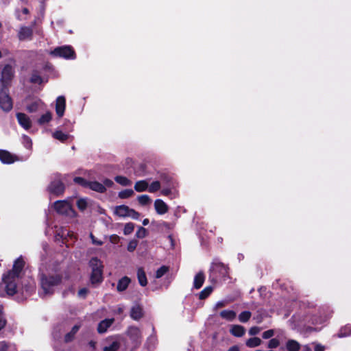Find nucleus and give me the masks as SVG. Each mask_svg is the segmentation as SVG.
Segmentation results:
<instances>
[{"instance_id": "f257e3e1", "label": "nucleus", "mask_w": 351, "mask_h": 351, "mask_svg": "<svg viewBox=\"0 0 351 351\" xmlns=\"http://www.w3.org/2000/svg\"><path fill=\"white\" fill-rule=\"evenodd\" d=\"M23 267L24 261L20 257L15 261L12 270L3 276V281L8 295H13L20 291L17 282Z\"/></svg>"}, {"instance_id": "f03ea898", "label": "nucleus", "mask_w": 351, "mask_h": 351, "mask_svg": "<svg viewBox=\"0 0 351 351\" xmlns=\"http://www.w3.org/2000/svg\"><path fill=\"white\" fill-rule=\"evenodd\" d=\"M61 277L59 274L43 275L41 277V287L45 295L51 294L53 292L55 287L60 283Z\"/></svg>"}, {"instance_id": "7ed1b4c3", "label": "nucleus", "mask_w": 351, "mask_h": 351, "mask_svg": "<svg viewBox=\"0 0 351 351\" xmlns=\"http://www.w3.org/2000/svg\"><path fill=\"white\" fill-rule=\"evenodd\" d=\"M89 264L92 269L90 276L92 284L101 282L103 279V265L101 261L97 258H93L90 259Z\"/></svg>"}, {"instance_id": "20e7f679", "label": "nucleus", "mask_w": 351, "mask_h": 351, "mask_svg": "<svg viewBox=\"0 0 351 351\" xmlns=\"http://www.w3.org/2000/svg\"><path fill=\"white\" fill-rule=\"evenodd\" d=\"M56 211L63 215H66L69 217H75L76 213L72 208L71 204L66 200H58L54 202L53 205Z\"/></svg>"}, {"instance_id": "39448f33", "label": "nucleus", "mask_w": 351, "mask_h": 351, "mask_svg": "<svg viewBox=\"0 0 351 351\" xmlns=\"http://www.w3.org/2000/svg\"><path fill=\"white\" fill-rule=\"evenodd\" d=\"M228 267L219 262L213 263L210 269V278L216 281L218 278L225 277L228 274Z\"/></svg>"}, {"instance_id": "423d86ee", "label": "nucleus", "mask_w": 351, "mask_h": 351, "mask_svg": "<svg viewBox=\"0 0 351 351\" xmlns=\"http://www.w3.org/2000/svg\"><path fill=\"white\" fill-rule=\"evenodd\" d=\"M113 213L119 217H131L134 219H138L140 217L139 213L125 205L115 206Z\"/></svg>"}, {"instance_id": "0eeeda50", "label": "nucleus", "mask_w": 351, "mask_h": 351, "mask_svg": "<svg viewBox=\"0 0 351 351\" xmlns=\"http://www.w3.org/2000/svg\"><path fill=\"white\" fill-rule=\"evenodd\" d=\"M50 53L55 57H60L65 59L75 58V51L71 46L56 47L53 51H51Z\"/></svg>"}, {"instance_id": "6e6552de", "label": "nucleus", "mask_w": 351, "mask_h": 351, "mask_svg": "<svg viewBox=\"0 0 351 351\" xmlns=\"http://www.w3.org/2000/svg\"><path fill=\"white\" fill-rule=\"evenodd\" d=\"M12 101L10 97L6 87L0 91V108L5 112H9L12 108Z\"/></svg>"}, {"instance_id": "1a4fd4ad", "label": "nucleus", "mask_w": 351, "mask_h": 351, "mask_svg": "<svg viewBox=\"0 0 351 351\" xmlns=\"http://www.w3.org/2000/svg\"><path fill=\"white\" fill-rule=\"evenodd\" d=\"M48 189L51 193L59 195L64 192V186L58 178V180L51 182Z\"/></svg>"}, {"instance_id": "9d476101", "label": "nucleus", "mask_w": 351, "mask_h": 351, "mask_svg": "<svg viewBox=\"0 0 351 351\" xmlns=\"http://www.w3.org/2000/svg\"><path fill=\"white\" fill-rule=\"evenodd\" d=\"M33 29L30 27L22 26L18 32V38L20 40H29L32 38Z\"/></svg>"}, {"instance_id": "9b49d317", "label": "nucleus", "mask_w": 351, "mask_h": 351, "mask_svg": "<svg viewBox=\"0 0 351 351\" xmlns=\"http://www.w3.org/2000/svg\"><path fill=\"white\" fill-rule=\"evenodd\" d=\"M14 71L10 65H5L1 73V82L3 87L12 80L13 77Z\"/></svg>"}, {"instance_id": "f8f14e48", "label": "nucleus", "mask_w": 351, "mask_h": 351, "mask_svg": "<svg viewBox=\"0 0 351 351\" xmlns=\"http://www.w3.org/2000/svg\"><path fill=\"white\" fill-rule=\"evenodd\" d=\"M16 118L19 125L25 130H29L32 127V121L27 114L19 112L16 114Z\"/></svg>"}, {"instance_id": "ddd939ff", "label": "nucleus", "mask_w": 351, "mask_h": 351, "mask_svg": "<svg viewBox=\"0 0 351 351\" xmlns=\"http://www.w3.org/2000/svg\"><path fill=\"white\" fill-rule=\"evenodd\" d=\"M0 160L5 164H11L18 160L16 156L3 149L0 150Z\"/></svg>"}, {"instance_id": "4468645a", "label": "nucleus", "mask_w": 351, "mask_h": 351, "mask_svg": "<svg viewBox=\"0 0 351 351\" xmlns=\"http://www.w3.org/2000/svg\"><path fill=\"white\" fill-rule=\"evenodd\" d=\"M66 107V100L64 96H59L56 101V112L59 117L64 115Z\"/></svg>"}, {"instance_id": "2eb2a0df", "label": "nucleus", "mask_w": 351, "mask_h": 351, "mask_svg": "<svg viewBox=\"0 0 351 351\" xmlns=\"http://www.w3.org/2000/svg\"><path fill=\"white\" fill-rule=\"evenodd\" d=\"M154 208L158 215H164L168 212L169 207L162 199H158L154 202Z\"/></svg>"}, {"instance_id": "dca6fc26", "label": "nucleus", "mask_w": 351, "mask_h": 351, "mask_svg": "<svg viewBox=\"0 0 351 351\" xmlns=\"http://www.w3.org/2000/svg\"><path fill=\"white\" fill-rule=\"evenodd\" d=\"M45 106L44 103L39 99H35L27 106V110L29 112H34L41 109Z\"/></svg>"}, {"instance_id": "f3484780", "label": "nucleus", "mask_w": 351, "mask_h": 351, "mask_svg": "<svg viewBox=\"0 0 351 351\" xmlns=\"http://www.w3.org/2000/svg\"><path fill=\"white\" fill-rule=\"evenodd\" d=\"M114 319H106L101 321L97 327L99 333H104L107 331L108 328L113 324Z\"/></svg>"}, {"instance_id": "a211bd4d", "label": "nucleus", "mask_w": 351, "mask_h": 351, "mask_svg": "<svg viewBox=\"0 0 351 351\" xmlns=\"http://www.w3.org/2000/svg\"><path fill=\"white\" fill-rule=\"evenodd\" d=\"M128 335L130 337V338L134 341H136V342L138 341V340L141 337V331H140L139 328H138L137 327H134V326L130 327L128 328Z\"/></svg>"}, {"instance_id": "6ab92c4d", "label": "nucleus", "mask_w": 351, "mask_h": 351, "mask_svg": "<svg viewBox=\"0 0 351 351\" xmlns=\"http://www.w3.org/2000/svg\"><path fill=\"white\" fill-rule=\"evenodd\" d=\"M130 316L135 320H138L143 316V308L141 306L136 304L132 306L130 312Z\"/></svg>"}, {"instance_id": "aec40b11", "label": "nucleus", "mask_w": 351, "mask_h": 351, "mask_svg": "<svg viewBox=\"0 0 351 351\" xmlns=\"http://www.w3.org/2000/svg\"><path fill=\"white\" fill-rule=\"evenodd\" d=\"M205 276L202 271L198 272L194 278L193 286L195 289H199L204 284Z\"/></svg>"}, {"instance_id": "412c9836", "label": "nucleus", "mask_w": 351, "mask_h": 351, "mask_svg": "<svg viewBox=\"0 0 351 351\" xmlns=\"http://www.w3.org/2000/svg\"><path fill=\"white\" fill-rule=\"evenodd\" d=\"M219 315L221 318L231 322L233 321L237 316L236 313L232 310H224L220 312Z\"/></svg>"}, {"instance_id": "4be33fe9", "label": "nucleus", "mask_w": 351, "mask_h": 351, "mask_svg": "<svg viewBox=\"0 0 351 351\" xmlns=\"http://www.w3.org/2000/svg\"><path fill=\"white\" fill-rule=\"evenodd\" d=\"M88 188L99 193H104L106 191L105 186H104L103 184H101L98 182H89Z\"/></svg>"}, {"instance_id": "5701e85b", "label": "nucleus", "mask_w": 351, "mask_h": 351, "mask_svg": "<svg viewBox=\"0 0 351 351\" xmlns=\"http://www.w3.org/2000/svg\"><path fill=\"white\" fill-rule=\"evenodd\" d=\"M245 328L240 325H233L230 329V333L235 337H242L245 334Z\"/></svg>"}, {"instance_id": "b1692460", "label": "nucleus", "mask_w": 351, "mask_h": 351, "mask_svg": "<svg viewBox=\"0 0 351 351\" xmlns=\"http://www.w3.org/2000/svg\"><path fill=\"white\" fill-rule=\"evenodd\" d=\"M130 282V279L128 277H123L119 280L117 284V289L119 291H123L127 289Z\"/></svg>"}, {"instance_id": "393cba45", "label": "nucleus", "mask_w": 351, "mask_h": 351, "mask_svg": "<svg viewBox=\"0 0 351 351\" xmlns=\"http://www.w3.org/2000/svg\"><path fill=\"white\" fill-rule=\"evenodd\" d=\"M149 183L147 180H140L135 183L134 189L137 192H143L148 190Z\"/></svg>"}, {"instance_id": "a878e982", "label": "nucleus", "mask_w": 351, "mask_h": 351, "mask_svg": "<svg viewBox=\"0 0 351 351\" xmlns=\"http://www.w3.org/2000/svg\"><path fill=\"white\" fill-rule=\"evenodd\" d=\"M137 277H138L139 284L141 286L145 287L147 285V280L146 275H145L144 270L142 268H139L138 269Z\"/></svg>"}, {"instance_id": "bb28decb", "label": "nucleus", "mask_w": 351, "mask_h": 351, "mask_svg": "<svg viewBox=\"0 0 351 351\" xmlns=\"http://www.w3.org/2000/svg\"><path fill=\"white\" fill-rule=\"evenodd\" d=\"M286 347L288 351H298L300 345L298 341L291 339L287 342Z\"/></svg>"}, {"instance_id": "cd10ccee", "label": "nucleus", "mask_w": 351, "mask_h": 351, "mask_svg": "<svg viewBox=\"0 0 351 351\" xmlns=\"http://www.w3.org/2000/svg\"><path fill=\"white\" fill-rule=\"evenodd\" d=\"M52 136L54 138L61 141L64 142L66 141L69 138V134L62 132L60 130H56L53 134Z\"/></svg>"}, {"instance_id": "c85d7f7f", "label": "nucleus", "mask_w": 351, "mask_h": 351, "mask_svg": "<svg viewBox=\"0 0 351 351\" xmlns=\"http://www.w3.org/2000/svg\"><path fill=\"white\" fill-rule=\"evenodd\" d=\"M52 119V114L50 112H47L43 114L38 119V123L40 125H44L49 123Z\"/></svg>"}, {"instance_id": "c756f323", "label": "nucleus", "mask_w": 351, "mask_h": 351, "mask_svg": "<svg viewBox=\"0 0 351 351\" xmlns=\"http://www.w3.org/2000/svg\"><path fill=\"white\" fill-rule=\"evenodd\" d=\"M29 14V10L26 8H22L21 10L16 11V17L20 21H24L27 19V15Z\"/></svg>"}, {"instance_id": "7c9ffc66", "label": "nucleus", "mask_w": 351, "mask_h": 351, "mask_svg": "<svg viewBox=\"0 0 351 351\" xmlns=\"http://www.w3.org/2000/svg\"><path fill=\"white\" fill-rule=\"evenodd\" d=\"M57 235L59 236L62 239H66L67 237H73V233L69 231L67 229L61 228L60 230H57Z\"/></svg>"}, {"instance_id": "2f4dec72", "label": "nucleus", "mask_w": 351, "mask_h": 351, "mask_svg": "<svg viewBox=\"0 0 351 351\" xmlns=\"http://www.w3.org/2000/svg\"><path fill=\"white\" fill-rule=\"evenodd\" d=\"M80 327L79 325H75L72 328L71 331L65 335L64 339L66 342H69L73 340L74 335L79 330Z\"/></svg>"}, {"instance_id": "473e14b6", "label": "nucleus", "mask_w": 351, "mask_h": 351, "mask_svg": "<svg viewBox=\"0 0 351 351\" xmlns=\"http://www.w3.org/2000/svg\"><path fill=\"white\" fill-rule=\"evenodd\" d=\"M261 343V339L258 337L250 338L246 342V345L249 348H254V347L258 346Z\"/></svg>"}, {"instance_id": "72a5a7b5", "label": "nucleus", "mask_w": 351, "mask_h": 351, "mask_svg": "<svg viewBox=\"0 0 351 351\" xmlns=\"http://www.w3.org/2000/svg\"><path fill=\"white\" fill-rule=\"evenodd\" d=\"M114 180L117 183L120 184L122 186H130L132 184V182L124 176H117L115 177Z\"/></svg>"}, {"instance_id": "f704fd0d", "label": "nucleus", "mask_w": 351, "mask_h": 351, "mask_svg": "<svg viewBox=\"0 0 351 351\" xmlns=\"http://www.w3.org/2000/svg\"><path fill=\"white\" fill-rule=\"evenodd\" d=\"M212 291L213 287L211 286H208L205 287L199 294V299H205L211 293Z\"/></svg>"}, {"instance_id": "c9c22d12", "label": "nucleus", "mask_w": 351, "mask_h": 351, "mask_svg": "<svg viewBox=\"0 0 351 351\" xmlns=\"http://www.w3.org/2000/svg\"><path fill=\"white\" fill-rule=\"evenodd\" d=\"M134 195L132 189H125L119 193V197L121 199H126L132 197Z\"/></svg>"}, {"instance_id": "e433bc0d", "label": "nucleus", "mask_w": 351, "mask_h": 351, "mask_svg": "<svg viewBox=\"0 0 351 351\" xmlns=\"http://www.w3.org/2000/svg\"><path fill=\"white\" fill-rule=\"evenodd\" d=\"M138 203L142 206H145L150 203L151 199L147 195H142L137 197Z\"/></svg>"}, {"instance_id": "4c0bfd02", "label": "nucleus", "mask_w": 351, "mask_h": 351, "mask_svg": "<svg viewBox=\"0 0 351 351\" xmlns=\"http://www.w3.org/2000/svg\"><path fill=\"white\" fill-rule=\"evenodd\" d=\"M160 189V183L159 181H154L148 186V191L154 193Z\"/></svg>"}, {"instance_id": "58836bf2", "label": "nucleus", "mask_w": 351, "mask_h": 351, "mask_svg": "<svg viewBox=\"0 0 351 351\" xmlns=\"http://www.w3.org/2000/svg\"><path fill=\"white\" fill-rule=\"evenodd\" d=\"M77 208L80 210H84L88 206V200L85 198H80L77 202Z\"/></svg>"}, {"instance_id": "ea45409f", "label": "nucleus", "mask_w": 351, "mask_h": 351, "mask_svg": "<svg viewBox=\"0 0 351 351\" xmlns=\"http://www.w3.org/2000/svg\"><path fill=\"white\" fill-rule=\"evenodd\" d=\"M251 317V313L250 311H243L239 315V319L241 322H247Z\"/></svg>"}, {"instance_id": "a19ab883", "label": "nucleus", "mask_w": 351, "mask_h": 351, "mask_svg": "<svg viewBox=\"0 0 351 351\" xmlns=\"http://www.w3.org/2000/svg\"><path fill=\"white\" fill-rule=\"evenodd\" d=\"M169 270L167 266L160 267L156 272V278H160L163 276Z\"/></svg>"}, {"instance_id": "79ce46f5", "label": "nucleus", "mask_w": 351, "mask_h": 351, "mask_svg": "<svg viewBox=\"0 0 351 351\" xmlns=\"http://www.w3.org/2000/svg\"><path fill=\"white\" fill-rule=\"evenodd\" d=\"M134 229V225L132 223H127L123 229V233L125 235H128L131 234Z\"/></svg>"}, {"instance_id": "37998d69", "label": "nucleus", "mask_w": 351, "mask_h": 351, "mask_svg": "<svg viewBox=\"0 0 351 351\" xmlns=\"http://www.w3.org/2000/svg\"><path fill=\"white\" fill-rule=\"evenodd\" d=\"M119 348V343L117 341H113L110 346L104 348V351H117Z\"/></svg>"}, {"instance_id": "c03bdc74", "label": "nucleus", "mask_w": 351, "mask_h": 351, "mask_svg": "<svg viewBox=\"0 0 351 351\" xmlns=\"http://www.w3.org/2000/svg\"><path fill=\"white\" fill-rule=\"evenodd\" d=\"M22 143L27 149H31L32 145V142L31 138L26 135L23 136Z\"/></svg>"}, {"instance_id": "a18cd8bd", "label": "nucleus", "mask_w": 351, "mask_h": 351, "mask_svg": "<svg viewBox=\"0 0 351 351\" xmlns=\"http://www.w3.org/2000/svg\"><path fill=\"white\" fill-rule=\"evenodd\" d=\"M74 182L79 184V185H81L84 187H86V188H88V181H86V180H84V178H80V177H75L73 180Z\"/></svg>"}, {"instance_id": "49530a36", "label": "nucleus", "mask_w": 351, "mask_h": 351, "mask_svg": "<svg viewBox=\"0 0 351 351\" xmlns=\"http://www.w3.org/2000/svg\"><path fill=\"white\" fill-rule=\"evenodd\" d=\"M137 245H138V241H136L135 239L131 240L128 245L127 250L129 252H132L135 250Z\"/></svg>"}, {"instance_id": "de8ad7c7", "label": "nucleus", "mask_w": 351, "mask_h": 351, "mask_svg": "<svg viewBox=\"0 0 351 351\" xmlns=\"http://www.w3.org/2000/svg\"><path fill=\"white\" fill-rule=\"evenodd\" d=\"M138 238H144L147 235V230L143 227H140L136 233Z\"/></svg>"}, {"instance_id": "09e8293b", "label": "nucleus", "mask_w": 351, "mask_h": 351, "mask_svg": "<svg viewBox=\"0 0 351 351\" xmlns=\"http://www.w3.org/2000/svg\"><path fill=\"white\" fill-rule=\"evenodd\" d=\"M31 82L33 83L40 84L42 82V79L40 76L36 72H35L32 75Z\"/></svg>"}, {"instance_id": "8fccbe9b", "label": "nucleus", "mask_w": 351, "mask_h": 351, "mask_svg": "<svg viewBox=\"0 0 351 351\" xmlns=\"http://www.w3.org/2000/svg\"><path fill=\"white\" fill-rule=\"evenodd\" d=\"M280 344V341L277 339H271L268 343V348H276Z\"/></svg>"}, {"instance_id": "3c124183", "label": "nucleus", "mask_w": 351, "mask_h": 351, "mask_svg": "<svg viewBox=\"0 0 351 351\" xmlns=\"http://www.w3.org/2000/svg\"><path fill=\"white\" fill-rule=\"evenodd\" d=\"M274 330H266L263 333V339H269V338H271L272 336H274Z\"/></svg>"}, {"instance_id": "603ef678", "label": "nucleus", "mask_w": 351, "mask_h": 351, "mask_svg": "<svg viewBox=\"0 0 351 351\" xmlns=\"http://www.w3.org/2000/svg\"><path fill=\"white\" fill-rule=\"evenodd\" d=\"M6 324V320L5 319L4 315L1 310H0V330L4 328Z\"/></svg>"}, {"instance_id": "864d4df0", "label": "nucleus", "mask_w": 351, "mask_h": 351, "mask_svg": "<svg viewBox=\"0 0 351 351\" xmlns=\"http://www.w3.org/2000/svg\"><path fill=\"white\" fill-rule=\"evenodd\" d=\"M260 331H261V328L259 327L254 326V327H252L249 330V334L250 335H254L259 333Z\"/></svg>"}, {"instance_id": "5fc2aeb1", "label": "nucleus", "mask_w": 351, "mask_h": 351, "mask_svg": "<svg viewBox=\"0 0 351 351\" xmlns=\"http://www.w3.org/2000/svg\"><path fill=\"white\" fill-rule=\"evenodd\" d=\"M90 237L92 240V243L97 245H101L103 244V242L101 241L97 240L93 234H90Z\"/></svg>"}, {"instance_id": "6e6d98bb", "label": "nucleus", "mask_w": 351, "mask_h": 351, "mask_svg": "<svg viewBox=\"0 0 351 351\" xmlns=\"http://www.w3.org/2000/svg\"><path fill=\"white\" fill-rule=\"evenodd\" d=\"M315 345L314 349L315 351H324L325 350V346H322L320 343H314Z\"/></svg>"}, {"instance_id": "4d7b16f0", "label": "nucleus", "mask_w": 351, "mask_h": 351, "mask_svg": "<svg viewBox=\"0 0 351 351\" xmlns=\"http://www.w3.org/2000/svg\"><path fill=\"white\" fill-rule=\"evenodd\" d=\"M120 240V237L116 234L112 235L110 237V241L112 243H117Z\"/></svg>"}, {"instance_id": "13d9d810", "label": "nucleus", "mask_w": 351, "mask_h": 351, "mask_svg": "<svg viewBox=\"0 0 351 351\" xmlns=\"http://www.w3.org/2000/svg\"><path fill=\"white\" fill-rule=\"evenodd\" d=\"M8 345L5 341H0V351H7Z\"/></svg>"}, {"instance_id": "bf43d9fd", "label": "nucleus", "mask_w": 351, "mask_h": 351, "mask_svg": "<svg viewBox=\"0 0 351 351\" xmlns=\"http://www.w3.org/2000/svg\"><path fill=\"white\" fill-rule=\"evenodd\" d=\"M113 185V182L111 180H109V179H106L104 181V186H105V187H110Z\"/></svg>"}, {"instance_id": "052dcab7", "label": "nucleus", "mask_w": 351, "mask_h": 351, "mask_svg": "<svg viewBox=\"0 0 351 351\" xmlns=\"http://www.w3.org/2000/svg\"><path fill=\"white\" fill-rule=\"evenodd\" d=\"M161 193L163 195H170L171 194V190L170 189H163Z\"/></svg>"}, {"instance_id": "680f3d73", "label": "nucleus", "mask_w": 351, "mask_h": 351, "mask_svg": "<svg viewBox=\"0 0 351 351\" xmlns=\"http://www.w3.org/2000/svg\"><path fill=\"white\" fill-rule=\"evenodd\" d=\"M87 293L86 289H82L78 291V295L80 297H84Z\"/></svg>"}, {"instance_id": "e2e57ef3", "label": "nucleus", "mask_w": 351, "mask_h": 351, "mask_svg": "<svg viewBox=\"0 0 351 351\" xmlns=\"http://www.w3.org/2000/svg\"><path fill=\"white\" fill-rule=\"evenodd\" d=\"M351 334V331H349L348 332H343V331L341 330L339 334L338 335V336L339 337H345V336H347V335H349Z\"/></svg>"}, {"instance_id": "0e129e2a", "label": "nucleus", "mask_w": 351, "mask_h": 351, "mask_svg": "<svg viewBox=\"0 0 351 351\" xmlns=\"http://www.w3.org/2000/svg\"><path fill=\"white\" fill-rule=\"evenodd\" d=\"M224 306V302H218L216 304H215V308H221Z\"/></svg>"}, {"instance_id": "69168bd1", "label": "nucleus", "mask_w": 351, "mask_h": 351, "mask_svg": "<svg viewBox=\"0 0 351 351\" xmlns=\"http://www.w3.org/2000/svg\"><path fill=\"white\" fill-rule=\"evenodd\" d=\"M228 351H239V348L237 346H232L229 348Z\"/></svg>"}, {"instance_id": "338daca9", "label": "nucleus", "mask_w": 351, "mask_h": 351, "mask_svg": "<svg viewBox=\"0 0 351 351\" xmlns=\"http://www.w3.org/2000/svg\"><path fill=\"white\" fill-rule=\"evenodd\" d=\"M149 221L148 219H145L143 221V226H147L148 225Z\"/></svg>"}, {"instance_id": "774afa93", "label": "nucleus", "mask_w": 351, "mask_h": 351, "mask_svg": "<svg viewBox=\"0 0 351 351\" xmlns=\"http://www.w3.org/2000/svg\"><path fill=\"white\" fill-rule=\"evenodd\" d=\"M123 308L122 307H121V306L118 307L117 311V313L121 314L123 313Z\"/></svg>"}]
</instances>
